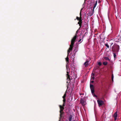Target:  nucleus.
Returning <instances> with one entry per match:
<instances>
[{
  "mask_svg": "<svg viewBox=\"0 0 121 121\" xmlns=\"http://www.w3.org/2000/svg\"><path fill=\"white\" fill-rule=\"evenodd\" d=\"M77 37V35L76 34L72 39L71 41V44L70 45V47L67 51L68 55L70 51L72 50L73 47V44L76 41Z\"/></svg>",
  "mask_w": 121,
  "mask_h": 121,
  "instance_id": "obj_1",
  "label": "nucleus"
},
{
  "mask_svg": "<svg viewBox=\"0 0 121 121\" xmlns=\"http://www.w3.org/2000/svg\"><path fill=\"white\" fill-rule=\"evenodd\" d=\"M112 52H115L118 54V52L120 49V47L119 45L115 43L112 48Z\"/></svg>",
  "mask_w": 121,
  "mask_h": 121,
  "instance_id": "obj_2",
  "label": "nucleus"
},
{
  "mask_svg": "<svg viewBox=\"0 0 121 121\" xmlns=\"http://www.w3.org/2000/svg\"><path fill=\"white\" fill-rule=\"evenodd\" d=\"M90 87L91 91V93H92V95L94 96L95 97H97V96L96 95H95L94 93V86L93 85L90 84Z\"/></svg>",
  "mask_w": 121,
  "mask_h": 121,
  "instance_id": "obj_3",
  "label": "nucleus"
},
{
  "mask_svg": "<svg viewBox=\"0 0 121 121\" xmlns=\"http://www.w3.org/2000/svg\"><path fill=\"white\" fill-rule=\"evenodd\" d=\"M60 117L59 121H60L61 118H63L64 117V113L63 111H60Z\"/></svg>",
  "mask_w": 121,
  "mask_h": 121,
  "instance_id": "obj_4",
  "label": "nucleus"
},
{
  "mask_svg": "<svg viewBox=\"0 0 121 121\" xmlns=\"http://www.w3.org/2000/svg\"><path fill=\"white\" fill-rule=\"evenodd\" d=\"M67 74H66V77H67V80L68 81L67 82V83H68V81H69V83L70 81V76L69 75V72L68 71L67 72Z\"/></svg>",
  "mask_w": 121,
  "mask_h": 121,
  "instance_id": "obj_5",
  "label": "nucleus"
},
{
  "mask_svg": "<svg viewBox=\"0 0 121 121\" xmlns=\"http://www.w3.org/2000/svg\"><path fill=\"white\" fill-rule=\"evenodd\" d=\"M98 105L99 107H100L104 103L103 101L102 100H98L97 101Z\"/></svg>",
  "mask_w": 121,
  "mask_h": 121,
  "instance_id": "obj_6",
  "label": "nucleus"
},
{
  "mask_svg": "<svg viewBox=\"0 0 121 121\" xmlns=\"http://www.w3.org/2000/svg\"><path fill=\"white\" fill-rule=\"evenodd\" d=\"M80 17H76V19L78 21H79V22H80V20L81 21H82V17H81V12H80Z\"/></svg>",
  "mask_w": 121,
  "mask_h": 121,
  "instance_id": "obj_7",
  "label": "nucleus"
},
{
  "mask_svg": "<svg viewBox=\"0 0 121 121\" xmlns=\"http://www.w3.org/2000/svg\"><path fill=\"white\" fill-rule=\"evenodd\" d=\"M80 103L82 104L83 106H84L86 104V102L82 99H81L80 100Z\"/></svg>",
  "mask_w": 121,
  "mask_h": 121,
  "instance_id": "obj_8",
  "label": "nucleus"
},
{
  "mask_svg": "<svg viewBox=\"0 0 121 121\" xmlns=\"http://www.w3.org/2000/svg\"><path fill=\"white\" fill-rule=\"evenodd\" d=\"M89 62V61L88 60H86V61L84 63V65H85V67H87L89 65L88 63Z\"/></svg>",
  "mask_w": 121,
  "mask_h": 121,
  "instance_id": "obj_9",
  "label": "nucleus"
},
{
  "mask_svg": "<svg viewBox=\"0 0 121 121\" xmlns=\"http://www.w3.org/2000/svg\"><path fill=\"white\" fill-rule=\"evenodd\" d=\"M117 111H116L114 114V120L115 121H116L117 119Z\"/></svg>",
  "mask_w": 121,
  "mask_h": 121,
  "instance_id": "obj_10",
  "label": "nucleus"
},
{
  "mask_svg": "<svg viewBox=\"0 0 121 121\" xmlns=\"http://www.w3.org/2000/svg\"><path fill=\"white\" fill-rule=\"evenodd\" d=\"M59 106L60 108V111H63V110L64 109V108L61 105H59Z\"/></svg>",
  "mask_w": 121,
  "mask_h": 121,
  "instance_id": "obj_11",
  "label": "nucleus"
},
{
  "mask_svg": "<svg viewBox=\"0 0 121 121\" xmlns=\"http://www.w3.org/2000/svg\"><path fill=\"white\" fill-rule=\"evenodd\" d=\"M82 23V21H81V20H80V22H78V24H79L80 26V28L81 27Z\"/></svg>",
  "mask_w": 121,
  "mask_h": 121,
  "instance_id": "obj_12",
  "label": "nucleus"
},
{
  "mask_svg": "<svg viewBox=\"0 0 121 121\" xmlns=\"http://www.w3.org/2000/svg\"><path fill=\"white\" fill-rule=\"evenodd\" d=\"M72 117V115H70L69 117V121H71Z\"/></svg>",
  "mask_w": 121,
  "mask_h": 121,
  "instance_id": "obj_13",
  "label": "nucleus"
},
{
  "mask_svg": "<svg viewBox=\"0 0 121 121\" xmlns=\"http://www.w3.org/2000/svg\"><path fill=\"white\" fill-rule=\"evenodd\" d=\"M69 57L67 56L65 58L67 64H68L69 62Z\"/></svg>",
  "mask_w": 121,
  "mask_h": 121,
  "instance_id": "obj_14",
  "label": "nucleus"
},
{
  "mask_svg": "<svg viewBox=\"0 0 121 121\" xmlns=\"http://www.w3.org/2000/svg\"><path fill=\"white\" fill-rule=\"evenodd\" d=\"M104 58L106 60H108L109 61H110V59L108 57H104Z\"/></svg>",
  "mask_w": 121,
  "mask_h": 121,
  "instance_id": "obj_15",
  "label": "nucleus"
},
{
  "mask_svg": "<svg viewBox=\"0 0 121 121\" xmlns=\"http://www.w3.org/2000/svg\"><path fill=\"white\" fill-rule=\"evenodd\" d=\"M80 39L78 41V42L80 43H81L83 41V40L82 41V37L81 36L80 37Z\"/></svg>",
  "mask_w": 121,
  "mask_h": 121,
  "instance_id": "obj_16",
  "label": "nucleus"
},
{
  "mask_svg": "<svg viewBox=\"0 0 121 121\" xmlns=\"http://www.w3.org/2000/svg\"><path fill=\"white\" fill-rule=\"evenodd\" d=\"M113 56H114V58H116V54H117L115 52H113Z\"/></svg>",
  "mask_w": 121,
  "mask_h": 121,
  "instance_id": "obj_17",
  "label": "nucleus"
},
{
  "mask_svg": "<svg viewBox=\"0 0 121 121\" xmlns=\"http://www.w3.org/2000/svg\"><path fill=\"white\" fill-rule=\"evenodd\" d=\"M103 64L104 65H106L107 64V62H103Z\"/></svg>",
  "mask_w": 121,
  "mask_h": 121,
  "instance_id": "obj_18",
  "label": "nucleus"
},
{
  "mask_svg": "<svg viewBox=\"0 0 121 121\" xmlns=\"http://www.w3.org/2000/svg\"><path fill=\"white\" fill-rule=\"evenodd\" d=\"M105 45L108 48H109V46L108 45V44L107 43H106L105 44Z\"/></svg>",
  "mask_w": 121,
  "mask_h": 121,
  "instance_id": "obj_19",
  "label": "nucleus"
},
{
  "mask_svg": "<svg viewBox=\"0 0 121 121\" xmlns=\"http://www.w3.org/2000/svg\"><path fill=\"white\" fill-rule=\"evenodd\" d=\"M66 93H65L64 94L63 96L62 97L63 98L66 99L65 97H66Z\"/></svg>",
  "mask_w": 121,
  "mask_h": 121,
  "instance_id": "obj_20",
  "label": "nucleus"
},
{
  "mask_svg": "<svg viewBox=\"0 0 121 121\" xmlns=\"http://www.w3.org/2000/svg\"><path fill=\"white\" fill-rule=\"evenodd\" d=\"M98 65L100 66L102 64L101 62L100 61L98 62Z\"/></svg>",
  "mask_w": 121,
  "mask_h": 121,
  "instance_id": "obj_21",
  "label": "nucleus"
},
{
  "mask_svg": "<svg viewBox=\"0 0 121 121\" xmlns=\"http://www.w3.org/2000/svg\"><path fill=\"white\" fill-rule=\"evenodd\" d=\"M63 103L64 104H65V101H66V99L63 98Z\"/></svg>",
  "mask_w": 121,
  "mask_h": 121,
  "instance_id": "obj_22",
  "label": "nucleus"
},
{
  "mask_svg": "<svg viewBox=\"0 0 121 121\" xmlns=\"http://www.w3.org/2000/svg\"><path fill=\"white\" fill-rule=\"evenodd\" d=\"M96 6V5H95L94 4V6L93 7V11H94V9L95 8V7Z\"/></svg>",
  "mask_w": 121,
  "mask_h": 121,
  "instance_id": "obj_23",
  "label": "nucleus"
},
{
  "mask_svg": "<svg viewBox=\"0 0 121 121\" xmlns=\"http://www.w3.org/2000/svg\"><path fill=\"white\" fill-rule=\"evenodd\" d=\"M112 81H113V75H112Z\"/></svg>",
  "mask_w": 121,
  "mask_h": 121,
  "instance_id": "obj_24",
  "label": "nucleus"
},
{
  "mask_svg": "<svg viewBox=\"0 0 121 121\" xmlns=\"http://www.w3.org/2000/svg\"><path fill=\"white\" fill-rule=\"evenodd\" d=\"M93 14V12H92L90 15V17Z\"/></svg>",
  "mask_w": 121,
  "mask_h": 121,
  "instance_id": "obj_25",
  "label": "nucleus"
},
{
  "mask_svg": "<svg viewBox=\"0 0 121 121\" xmlns=\"http://www.w3.org/2000/svg\"><path fill=\"white\" fill-rule=\"evenodd\" d=\"M97 4V1L95 2V3L94 4L95 5H96Z\"/></svg>",
  "mask_w": 121,
  "mask_h": 121,
  "instance_id": "obj_26",
  "label": "nucleus"
},
{
  "mask_svg": "<svg viewBox=\"0 0 121 121\" xmlns=\"http://www.w3.org/2000/svg\"><path fill=\"white\" fill-rule=\"evenodd\" d=\"M65 104H64V103H63V104L62 105V106L64 107L65 106Z\"/></svg>",
  "mask_w": 121,
  "mask_h": 121,
  "instance_id": "obj_27",
  "label": "nucleus"
},
{
  "mask_svg": "<svg viewBox=\"0 0 121 121\" xmlns=\"http://www.w3.org/2000/svg\"><path fill=\"white\" fill-rule=\"evenodd\" d=\"M84 37V36L83 35L82 36V39H83Z\"/></svg>",
  "mask_w": 121,
  "mask_h": 121,
  "instance_id": "obj_28",
  "label": "nucleus"
},
{
  "mask_svg": "<svg viewBox=\"0 0 121 121\" xmlns=\"http://www.w3.org/2000/svg\"><path fill=\"white\" fill-rule=\"evenodd\" d=\"M92 78L93 79V80H94L95 78V77H92Z\"/></svg>",
  "mask_w": 121,
  "mask_h": 121,
  "instance_id": "obj_29",
  "label": "nucleus"
},
{
  "mask_svg": "<svg viewBox=\"0 0 121 121\" xmlns=\"http://www.w3.org/2000/svg\"><path fill=\"white\" fill-rule=\"evenodd\" d=\"M94 73H92V75L93 76H94Z\"/></svg>",
  "mask_w": 121,
  "mask_h": 121,
  "instance_id": "obj_30",
  "label": "nucleus"
},
{
  "mask_svg": "<svg viewBox=\"0 0 121 121\" xmlns=\"http://www.w3.org/2000/svg\"><path fill=\"white\" fill-rule=\"evenodd\" d=\"M91 82L92 83H93L94 82V81H91Z\"/></svg>",
  "mask_w": 121,
  "mask_h": 121,
  "instance_id": "obj_31",
  "label": "nucleus"
},
{
  "mask_svg": "<svg viewBox=\"0 0 121 121\" xmlns=\"http://www.w3.org/2000/svg\"><path fill=\"white\" fill-rule=\"evenodd\" d=\"M73 51H74V52H76V49H74L73 50Z\"/></svg>",
  "mask_w": 121,
  "mask_h": 121,
  "instance_id": "obj_32",
  "label": "nucleus"
},
{
  "mask_svg": "<svg viewBox=\"0 0 121 121\" xmlns=\"http://www.w3.org/2000/svg\"><path fill=\"white\" fill-rule=\"evenodd\" d=\"M112 44H113V43H112L111 44V46L112 45Z\"/></svg>",
  "mask_w": 121,
  "mask_h": 121,
  "instance_id": "obj_33",
  "label": "nucleus"
},
{
  "mask_svg": "<svg viewBox=\"0 0 121 121\" xmlns=\"http://www.w3.org/2000/svg\"><path fill=\"white\" fill-rule=\"evenodd\" d=\"M66 68L67 69V65L66 66Z\"/></svg>",
  "mask_w": 121,
  "mask_h": 121,
  "instance_id": "obj_34",
  "label": "nucleus"
},
{
  "mask_svg": "<svg viewBox=\"0 0 121 121\" xmlns=\"http://www.w3.org/2000/svg\"><path fill=\"white\" fill-rule=\"evenodd\" d=\"M76 20V19H75V20Z\"/></svg>",
  "mask_w": 121,
  "mask_h": 121,
  "instance_id": "obj_35",
  "label": "nucleus"
}]
</instances>
